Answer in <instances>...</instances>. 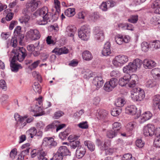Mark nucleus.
Segmentation results:
<instances>
[{
  "label": "nucleus",
  "instance_id": "nucleus-1",
  "mask_svg": "<svg viewBox=\"0 0 160 160\" xmlns=\"http://www.w3.org/2000/svg\"><path fill=\"white\" fill-rule=\"evenodd\" d=\"M142 63V60L139 59H136L132 62H130L128 64L123 68L124 73L128 74L129 83L128 84L130 88H133L136 85L138 81V77L135 74L130 75V73L136 71L138 68H140Z\"/></svg>",
  "mask_w": 160,
  "mask_h": 160
},
{
  "label": "nucleus",
  "instance_id": "nucleus-2",
  "mask_svg": "<svg viewBox=\"0 0 160 160\" xmlns=\"http://www.w3.org/2000/svg\"><path fill=\"white\" fill-rule=\"evenodd\" d=\"M50 12H48V8L44 7L40 9L37 10L34 12L33 15L36 17L40 16L42 18V20H38L37 23L39 25H45L48 22V16L50 15Z\"/></svg>",
  "mask_w": 160,
  "mask_h": 160
},
{
  "label": "nucleus",
  "instance_id": "nucleus-3",
  "mask_svg": "<svg viewBox=\"0 0 160 160\" xmlns=\"http://www.w3.org/2000/svg\"><path fill=\"white\" fill-rule=\"evenodd\" d=\"M90 32L89 27L83 25L78 30V37L81 40H87Z\"/></svg>",
  "mask_w": 160,
  "mask_h": 160
},
{
  "label": "nucleus",
  "instance_id": "nucleus-4",
  "mask_svg": "<svg viewBox=\"0 0 160 160\" xmlns=\"http://www.w3.org/2000/svg\"><path fill=\"white\" fill-rule=\"evenodd\" d=\"M128 60L127 56L120 55L116 56L112 61V63L116 67H119L126 63Z\"/></svg>",
  "mask_w": 160,
  "mask_h": 160
},
{
  "label": "nucleus",
  "instance_id": "nucleus-5",
  "mask_svg": "<svg viewBox=\"0 0 160 160\" xmlns=\"http://www.w3.org/2000/svg\"><path fill=\"white\" fill-rule=\"evenodd\" d=\"M14 118L17 122L16 125L17 128L21 129L26 125V122L24 121V120L27 118V116L22 117L20 116L18 113H16L14 115Z\"/></svg>",
  "mask_w": 160,
  "mask_h": 160
},
{
  "label": "nucleus",
  "instance_id": "nucleus-6",
  "mask_svg": "<svg viewBox=\"0 0 160 160\" xmlns=\"http://www.w3.org/2000/svg\"><path fill=\"white\" fill-rule=\"evenodd\" d=\"M40 37V33L37 29H30L28 31L26 34L27 39L31 40H38Z\"/></svg>",
  "mask_w": 160,
  "mask_h": 160
},
{
  "label": "nucleus",
  "instance_id": "nucleus-7",
  "mask_svg": "<svg viewBox=\"0 0 160 160\" xmlns=\"http://www.w3.org/2000/svg\"><path fill=\"white\" fill-rule=\"evenodd\" d=\"M155 128L154 126L151 124H148L144 127L143 130V134L145 136H152L155 135Z\"/></svg>",
  "mask_w": 160,
  "mask_h": 160
},
{
  "label": "nucleus",
  "instance_id": "nucleus-8",
  "mask_svg": "<svg viewBox=\"0 0 160 160\" xmlns=\"http://www.w3.org/2000/svg\"><path fill=\"white\" fill-rule=\"evenodd\" d=\"M76 28L74 26H69L66 28V34L70 38V39H76L77 35H75Z\"/></svg>",
  "mask_w": 160,
  "mask_h": 160
},
{
  "label": "nucleus",
  "instance_id": "nucleus-9",
  "mask_svg": "<svg viewBox=\"0 0 160 160\" xmlns=\"http://www.w3.org/2000/svg\"><path fill=\"white\" fill-rule=\"evenodd\" d=\"M26 52V50L23 47L20 48L18 51V53H16V55L13 57H15V61H18L20 62L23 61L27 55Z\"/></svg>",
  "mask_w": 160,
  "mask_h": 160
},
{
  "label": "nucleus",
  "instance_id": "nucleus-10",
  "mask_svg": "<svg viewBox=\"0 0 160 160\" xmlns=\"http://www.w3.org/2000/svg\"><path fill=\"white\" fill-rule=\"evenodd\" d=\"M96 143L101 150H106L111 144L110 141L109 140H106L103 142L102 141L99 139H97Z\"/></svg>",
  "mask_w": 160,
  "mask_h": 160
},
{
  "label": "nucleus",
  "instance_id": "nucleus-11",
  "mask_svg": "<svg viewBox=\"0 0 160 160\" xmlns=\"http://www.w3.org/2000/svg\"><path fill=\"white\" fill-rule=\"evenodd\" d=\"M21 27L17 26L15 28L14 32V37H12L13 40H22L24 37V35L21 33Z\"/></svg>",
  "mask_w": 160,
  "mask_h": 160
},
{
  "label": "nucleus",
  "instance_id": "nucleus-12",
  "mask_svg": "<svg viewBox=\"0 0 160 160\" xmlns=\"http://www.w3.org/2000/svg\"><path fill=\"white\" fill-rule=\"evenodd\" d=\"M15 57H13L10 64V67L12 72H18L19 69L22 68L21 65L19 63H16L15 61Z\"/></svg>",
  "mask_w": 160,
  "mask_h": 160
},
{
  "label": "nucleus",
  "instance_id": "nucleus-13",
  "mask_svg": "<svg viewBox=\"0 0 160 160\" xmlns=\"http://www.w3.org/2000/svg\"><path fill=\"white\" fill-rule=\"evenodd\" d=\"M92 84L96 87L97 90L101 87L104 83V81L101 76H97L94 77L92 81Z\"/></svg>",
  "mask_w": 160,
  "mask_h": 160
},
{
  "label": "nucleus",
  "instance_id": "nucleus-14",
  "mask_svg": "<svg viewBox=\"0 0 160 160\" xmlns=\"http://www.w3.org/2000/svg\"><path fill=\"white\" fill-rule=\"evenodd\" d=\"M143 66L145 69H151L156 66V63L153 61L146 59L144 60L143 62Z\"/></svg>",
  "mask_w": 160,
  "mask_h": 160
},
{
  "label": "nucleus",
  "instance_id": "nucleus-15",
  "mask_svg": "<svg viewBox=\"0 0 160 160\" xmlns=\"http://www.w3.org/2000/svg\"><path fill=\"white\" fill-rule=\"evenodd\" d=\"M86 152V149L84 147L81 146L78 147L76 151V155L78 158H82Z\"/></svg>",
  "mask_w": 160,
  "mask_h": 160
},
{
  "label": "nucleus",
  "instance_id": "nucleus-16",
  "mask_svg": "<svg viewBox=\"0 0 160 160\" xmlns=\"http://www.w3.org/2000/svg\"><path fill=\"white\" fill-rule=\"evenodd\" d=\"M111 44L109 41H107L105 44L104 48L102 51V54L105 56L109 55L111 53L110 49Z\"/></svg>",
  "mask_w": 160,
  "mask_h": 160
},
{
  "label": "nucleus",
  "instance_id": "nucleus-17",
  "mask_svg": "<svg viewBox=\"0 0 160 160\" xmlns=\"http://www.w3.org/2000/svg\"><path fill=\"white\" fill-rule=\"evenodd\" d=\"M68 50L66 47L61 48H55L52 51V52L55 53L57 55H60L62 54H66L68 52Z\"/></svg>",
  "mask_w": 160,
  "mask_h": 160
},
{
  "label": "nucleus",
  "instance_id": "nucleus-18",
  "mask_svg": "<svg viewBox=\"0 0 160 160\" xmlns=\"http://www.w3.org/2000/svg\"><path fill=\"white\" fill-rule=\"evenodd\" d=\"M40 2V1L33 0L30 2L27 3L26 6L30 8L31 11L33 12L37 9L39 4L38 3Z\"/></svg>",
  "mask_w": 160,
  "mask_h": 160
},
{
  "label": "nucleus",
  "instance_id": "nucleus-19",
  "mask_svg": "<svg viewBox=\"0 0 160 160\" xmlns=\"http://www.w3.org/2000/svg\"><path fill=\"white\" fill-rule=\"evenodd\" d=\"M125 111L126 113L133 115L136 113L137 108L134 105H129L126 108Z\"/></svg>",
  "mask_w": 160,
  "mask_h": 160
},
{
  "label": "nucleus",
  "instance_id": "nucleus-20",
  "mask_svg": "<svg viewBox=\"0 0 160 160\" xmlns=\"http://www.w3.org/2000/svg\"><path fill=\"white\" fill-rule=\"evenodd\" d=\"M94 31L96 33L95 38L98 40H102L104 39L103 34L102 32H100L99 28L98 27H95Z\"/></svg>",
  "mask_w": 160,
  "mask_h": 160
},
{
  "label": "nucleus",
  "instance_id": "nucleus-21",
  "mask_svg": "<svg viewBox=\"0 0 160 160\" xmlns=\"http://www.w3.org/2000/svg\"><path fill=\"white\" fill-rule=\"evenodd\" d=\"M108 112L105 110H100L98 112V118L102 120H104L107 118Z\"/></svg>",
  "mask_w": 160,
  "mask_h": 160
},
{
  "label": "nucleus",
  "instance_id": "nucleus-22",
  "mask_svg": "<svg viewBox=\"0 0 160 160\" xmlns=\"http://www.w3.org/2000/svg\"><path fill=\"white\" fill-rule=\"evenodd\" d=\"M59 154H61L63 156L69 155L70 152L67 148L65 146L60 147L58 150Z\"/></svg>",
  "mask_w": 160,
  "mask_h": 160
},
{
  "label": "nucleus",
  "instance_id": "nucleus-23",
  "mask_svg": "<svg viewBox=\"0 0 160 160\" xmlns=\"http://www.w3.org/2000/svg\"><path fill=\"white\" fill-rule=\"evenodd\" d=\"M83 59L86 61H89L92 58V56L89 51H84L82 53Z\"/></svg>",
  "mask_w": 160,
  "mask_h": 160
},
{
  "label": "nucleus",
  "instance_id": "nucleus-24",
  "mask_svg": "<svg viewBox=\"0 0 160 160\" xmlns=\"http://www.w3.org/2000/svg\"><path fill=\"white\" fill-rule=\"evenodd\" d=\"M128 74L126 76H124L122 78L119 79L118 81L119 85L122 86H124L129 82V77Z\"/></svg>",
  "mask_w": 160,
  "mask_h": 160
},
{
  "label": "nucleus",
  "instance_id": "nucleus-25",
  "mask_svg": "<svg viewBox=\"0 0 160 160\" xmlns=\"http://www.w3.org/2000/svg\"><path fill=\"white\" fill-rule=\"evenodd\" d=\"M141 90V88H133L131 91V98H132V100L134 101H138V100H135L134 99V98L133 97V96H135V97H134L135 98H138V92L139 91V90Z\"/></svg>",
  "mask_w": 160,
  "mask_h": 160
},
{
  "label": "nucleus",
  "instance_id": "nucleus-26",
  "mask_svg": "<svg viewBox=\"0 0 160 160\" xmlns=\"http://www.w3.org/2000/svg\"><path fill=\"white\" fill-rule=\"evenodd\" d=\"M57 122L56 120L52 122L51 124L48 125L44 129L45 132H47L48 131H52L53 129H55L56 128V127L58 125L57 124L58 123Z\"/></svg>",
  "mask_w": 160,
  "mask_h": 160
},
{
  "label": "nucleus",
  "instance_id": "nucleus-27",
  "mask_svg": "<svg viewBox=\"0 0 160 160\" xmlns=\"http://www.w3.org/2000/svg\"><path fill=\"white\" fill-rule=\"evenodd\" d=\"M32 111L36 113L34 115V116L38 117L42 115L41 113L42 112V109L41 106H39L38 105L36 104L34 109L32 110Z\"/></svg>",
  "mask_w": 160,
  "mask_h": 160
},
{
  "label": "nucleus",
  "instance_id": "nucleus-28",
  "mask_svg": "<svg viewBox=\"0 0 160 160\" xmlns=\"http://www.w3.org/2000/svg\"><path fill=\"white\" fill-rule=\"evenodd\" d=\"M158 85V84L154 79H150L147 82L146 86L148 88H152Z\"/></svg>",
  "mask_w": 160,
  "mask_h": 160
},
{
  "label": "nucleus",
  "instance_id": "nucleus-29",
  "mask_svg": "<svg viewBox=\"0 0 160 160\" xmlns=\"http://www.w3.org/2000/svg\"><path fill=\"white\" fill-rule=\"evenodd\" d=\"M50 15L48 16V22H50L52 20V22H54L57 20L59 16V12L56 11L54 15H52V13L50 12Z\"/></svg>",
  "mask_w": 160,
  "mask_h": 160
},
{
  "label": "nucleus",
  "instance_id": "nucleus-30",
  "mask_svg": "<svg viewBox=\"0 0 160 160\" xmlns=\"http://www.w3.org/2000/svg\"><path fill=\"white\" fill-rule=\"evenodd\" d=\"M85 146L87 147L88 149L91 151L92 152L95 149V146L93 143L90 141H86L84 142Z\"/></svg>",
  "mask_w": 160,
  "mask_h": 160
},
{
  "label": "nucleus",
  "instance_id": "nucleus-31",
  "mask_svg": "<svg viewBox=\"0 0 160 160\" xmlns=\"http://www.w3.org/2000/svg\"><path fill=\"white\" fill-rule=\"evenodd\" d=\"M39 47H40V46L39 45V42H38L37 45L36 44L35 45L32 44L28 45L27 46V50L32 52L35 50L39 49Z\"/></svg>",
  "mask_w": 160,
  "mask_h": 160
},
{
  "label": "nucleus",
  "instance_id": "nucleus-32",
  "mask_svg": "<svg viewBox=\"0 0 160 160\" xmlns=\"http://www.w3.org/2000/svg\"><path fill=\"white\" fill-rule=\"evenodd\" d=\"M152 117V114L150 112H145L141 116V119L143 121L149 119Z\"/></svg>",
  "mask_w": 160,
  "mask_h": 160
},
{
  "label": "nucleus",
  "instance_id": "nucleus-33",
  "mask_svg": "<svg viewBox=\"0 0 160 160\" xmlns=\"http://www.w3.org/2000/svg\"><path fill=\"white\" fill-rule=\"evenodd\" d=\"M138 98H137L134 97L133 95V97L135 98L134 99L138 100V101H141L143 99L145 98V92L144 90L143 89H142L141 88V90H139L138 92ZM134 97H135V96Z\"/></svg>",
  "mask_w": 160,
  "mask_h": 160
},
{
  "label": "nucleus",
  "instance_id": "nucleus-34",
  "mask_svg": "<svg viewBox=\"0 0 160 160\" xmlns=\"http://www.w3.org/2000/svg\"><path fill=\"white\" fill-rule=\"evenodd\" d=\"M37 130L35 128L32 127L28 130L26 132V134L29 135V137L32 138L36 134Z\"/></svg>",
  "mask_w": 160,
  "mask_h": 160
},
{
  "label": "nucleus",
  "instance_id": "nucleus-35",
  "mask_svg": "<svg viewBox=\"0 0 160 160\" xmlns=\"http://www.w3.org/2000/svg\"><path fill=\"white\" fill-rule=\"evenodd\" d=\"M82 72L84 74V78L86 79H89L92 76V72L89 69H83Z\"/></svg>",
  "mask_w": 160,
  "mask_h": 160
},
{
  "label": "nucleus",
  "instance_id": "nucleus-36",
  "mask_svg": "<svg viewBox=\"0 0 160 160\" xmlns=\"http://www.w3.org/2000/svg\"><path fill=\"white\" fill-rule=\"evenodd\" d=\"M66 16L68 17H72L75 14V9L74 8H69L65 12Z\"/></svg>",
  "mask_w": 160,
  "mask_h": 160
},
{
  "label": "nucleus",
  "instance_id": "nucleus-37",
  "mask_svg": "<svg viewBox=\"0 0 160 160\" xmlns=\"http://www.w3.org/2000/svg\"><path fill=\"white\" fill-rule=\"evenodd\" d=\"M122 109L121 108H113L111 111V115L115 117H117L119 115L121 112Z\"/></svg>",
  "mask_w": 160,
  "mask_h": 160
},
{
  "label": "nucleus",
  "instance_id": "nucleus-38",
  "mask_svg": "<svg viewBox=\"0 0 160 160\" xmlns=\"http://www.w3.org/2000/svg\"><path fill=\"white\" fill-rule=\"evenodd\" d=\"M80 142L77 140L72 141V142H70V146L72 149H74L78 147H80Z\"/></svg>",
  "mask_w": 160,
  "mask_h": 160
},
{
  "label": "nucleus",
  "instance_id": "nucleus-39",
  "mask_svg": "<svg viewBox=\"0 0 160 160\" xmlns=\"http://www.w3.org/2000/svg\"><path fill=\"white\" fill-rule=\"evenodd\" d=\"M125 103L124 100L122 98H120L117 100L115 105L117 108H121L124 106Z\"/></svg>",
  "mask_w": 160,
  "mask_h": 160
},
{
  "label": "nucleus",
  "instance_id": "nucleus-40",
  "mask_svg": "<svg viewBox=\"0 0 160 160\" xmlns=\"http://www.w3.org/2000/svg\"><path fill=\"white\" fill-rule=\"evenodd\" d=\"M118 133L116 131L112 129L107 132V136L109 138H113L117 135Z\"/></svg>",
  "mask_w": 160,
  "mask_h": 160
},
{
  "label": "nucleus",
  "instance_id": "nucleus-41",
  "mask_svg": "<svg viewBox=\"0 0 160 160\" xmlns=\"http://www.w3.org/2000/svg\"><path fill=\"white\" fill-rule=\"evenodd\" d=\"M156 138L154 140V144L156 148H160V133H155Z\"/></svg>",
  "mask_w": 160,
  "mask_h": 160
},
{
  "label": "nucleus",
  "instance_id": "nucleus-42",
  "mask_svg": "<svg viewBox=\"0 0 160 160\" xmlns=\"http://www.w3.org/2000/svg\"><path fill=\"white\" fill-rule=\"evenodd\" d=\"M70 132L69 129H66L64 132H61L59 135V138L62 140H64L66 138Z\"/></svg>",
  "mask_w": 160,
  "mask_h": 160
},
{
  "label": "nucleus",
  "instance_id": "nucleus-43",
  "mask_svg": "<svg viewBox=\"0 0 160 160\" xmlns=\"http://www.w3.org/2000/svg\"><path fill=\"white\" fill-rule=\"evenodd\" d=\"M151 73L154 77H157V78H160V69L159 68H155L152 69Z\"/></svg>",
  "mask_w": 160,
  "mask_h": 160
},
{
  "label": "nucleus",
  "instance_id": "nucleus-44",
  "mask_svg": "<svg viewBox=\"0 0 160 160\" xmlns=\"http://www.w3.org/2000/svg\"><path fill=\"white\" fill-rule=\"evenodd\" d=\"M149 44L147 42L144 41L141 44L142 50L145 52L148 51L149 47Z\"/></svg>",
  "mask_w": 160,
  "mask_h": 160
},
{
  "label": "nucleus",
  "instance_id": "nucleus-45",
  "mask_svg": "<svg viewBox=\"0 0 160 160\" xmlns=\"http://www.w3.org/2000/svg\"><path fill=\"white\" fill-rule=\"evenodd\" d=\"M121 124L118 122H115L112 124V129L118 132L121 128Z\"/></svg>",
  "mask_w": 160,
  "mask_h": 160
},
{
  "label": "nucleus",
  "instance_id": "nucleus-46",
  "mask_svg": "<svg viewBox=\"0 0 160 160\" xmlns=\"http://www.w3.org/2000/svg\"><path fill=\"white\" fill-rule=\"evenodd\" d=\"M33 90L36 92L40 94L41 92V87L38 82H35L33 86Z\"/></svg>",
  "mask_w": 160,
  "mask_h": 160
},
{
  "label": "nucleus",
  "instance_id": "nucleus-47",
  "mask_svg": "<svg viewBox=\"0 0 160 160\" xmlns=\"http://www.w3.org/2000/svg\"><path fill=\"white\" fill-rule=\"evenodd\" d=\"M138 15H132L128 19V21L131 23H136L138 20Z\"/></svg>",
  "mask_w": 160,
  "mask_h": 160
},
{
  "label": "nucleus",
  "instance_id": "nucleus-48",
  "mask_svg": "<svg viewBox=\"0 0 160 160\" xmlns=\"http://www.w3.org/2000/svg\"><path fill=\"white\" fill-rule=\"evenodd\" d=\"M51 138V137L44 138L42 141V146L44 147L48 146V147Z\"/></svg>",
  "mask_w": 160,
  "mask_h": 160
},
{
  "label": "nucleus",
  "instance_id": "nucleus-49",
  "mask_svg": "<svg viewBox=\"0 0 160 160\" xmlns=\"http://www.w3.org/2000/svg\"><path fill=\"white\" fill-rule=\"evenodd\" d=\"M160 101V95H156L154 96L153 98V104L155 106L159 105Z\"/></svg>",
  "mask_w": 160,
  "mask_h": 160
},
{
  "label": "nucleus",
  "instance_id": "nucleus-50",
  "mask_svg": "<svg viewBox=\"0 0 160 160\" xmlns=\"http://www.w3.org/2000/svg\"><path fill=\"white\" fill-rule=\"evenodd\" d=\"M104 89L107 92H110L114 88L108 82L105 84L104 87Z\"/></svg>",
  "mask_w": 160,
  "mask_h": 160
},
{
  "label": "nucleus",
  "instance_id": "nucleus-51",
  "mask_svg": "<svg viewBox=\"0 0 160 160\" xmlns=\"http://www.w3.org/2000/svg\"><path fill=\"white\" fill-rule=\"evenodd\" d=\"M135 124L132 122H130L127 124L126 128L127 131L130 133H131L134 128Z\"/></svg>",
  "mask_w": 160,
  "mask_h": 160
},
{
  "label": "nucleus",
  "instance_id": "nucleus-52",
  "mask_svg": "<svg viewBox=\"0 0 160 160\" xmlns=\"http://www.w3.org/2000/svg\"><path fill=\"white\" fill-rule=\"evenodd\" d=\"M25 16L23 17L22 19L20 20L21 23L25 24V25L27 24L30 18V16L24 15Z\"/></svg>",
  "mask_w": 160,
  "mask_h": 160
},
{
  "label": "nucleus",
  "instance_id": "nucleus-53",
  "mask_svg": "<svg viewBox=\"0 0 160 160\" xmlns=\"http://www.w3.org/2000/svg\"><path fill=\"white\" fill-rule=\"evenodd\" d=\"M113 88L115 87L117 85V79L115 78H112L110 79L109 82H108Z\"/></svg>",
  "mask_w": 160,
  "mask_h": 160
},
{
  "label": "nucleus",
  "instance_id": "nucleus-54",
  "mask_svg": "<svg viewBox=\"0 0 160 160\" xmlns=\"http://www.w3.org/2000/svg\"><path fill=\"white\" fill-rule=\"evenodd\" d=\"M136 146L138 148H141L144 145V142L141 139H138L136 141Z\"/></svg>",
  "mask_w": 160,
  "mask_h": 160
},
{
  "label": "nucleus",
  "instance_id": "nucleus-55",
  "mask_svg": "<svg viewBox=\"0 0 160 160\" xmlns=\"http://www.w3.org/2000/svg\"><path fill=\"white\" fill-rule=\"evenodd\" d=\"M50 141L48 148H54L57 146V143L56 141L54 140V139L53 138L51 137V140H50Z\"/></svg>",
  "mask_w": 160,
  "mask_h": 160
},
{
  "label": "nucleus",
  "instance_id": "nucleus-56",
  "mask_svg": "<svg viewBox=\"0 0 160 160\" xmlns=\"http://www.w3.org/2000/svg\"><path fill=\"white\" fill-rule=\"evenodd\" d=\"M78 126L81 128L87 129L88 127V122L87 121L82 122L78 124Z\"/></svg>",
  "mask_w": 160,
  "mask_h": 160
},
{
  "label": "nucleus",
  "instance_id": "nucleus-57",
  "mask_svg": "<svg viewBox=\"0 0 160 160\" xmlns=\"http://www.w3.org/2000/svg\"><path fill=\"white\" fill-rule=\"evenodd\" d=\"M32 12V11H31L30 8L26 6V8L23 10L22 13L24 15L30 16Z\"/></svg>",
  "mask_w": 160,
  "mask_h": 160
},
{
  "label": "nucleus",
  "instance_id": "nucleus-58",
  "mask_svg": "<svg viewBox=\"0 0 160 160\" xmlns=\"http://www.w3.org/2000/svg\"><path fill=\"white\" fill-rule=\"evenodd\" d=\"M152 47L155 49L160 48V41H153L152 42Z\"/></svg>",
  "mask_w": 160,
  "mask_h": 160
},
{
  "label": "nucleus",
  "instance_id": "nucleus-59",
  "mask_svg": "<svg viewBox=\"0 0 160 160\" xmlns=\"http://www.w3.org/2000/svg\"><path fill=\"white\" fill-rule=\"evenodd\" d=\"M115 39H121L122 40H124L126 39L127 40H129L130 39V38L129 36H125L124 37L122 35L118 34L116 35L115 37Z\"/></svg>",
  "mask_w": 160,
  "mask_h": 160
},
{
  "label": "nucleus",
  "instance_id": "nucleus-60",
  "mask_svg": "<svg viewBox=\"0 0 160 160\" xmlns=\"http://www.w3.org/2000/svg\"><path fill=\"white\" fill-rule=\"evenodd\" d=\"M40 60H38L34 62L30 66V69L31 70H32L35 68L38 67L39 64L40 63Z\"/></svg>",
  "mask_w": 160,
  "mask_h": 160
},
{
  "label": "nucleus",
  "instance_id": "nucleus-61",
  "mask_svg": "<svg viewBox=\"0 0 160 160\" xmlns=\"http://www.w3.org/2000/svg\"><path fill=\"white\" fill-rule=\"evenodd\" d=\"M41 50V47H39L38 49L34 50L30 54L31 55H32L35 57H38L40 54V51Z\"/></svg>",
  "mask_w": 160,
  "mask_h": 160
},
{
  "label": "nucleus",
  "instance_id": "nucleus-62",
  "mask_svg": "<svg viewBox=\"0 0 160 160\" xmlns=\"http://www.w3.org/2000/svg\"><path fill=\"white\" fill-rule=\"evenodd\" d=\"M106 2H104L102 3L100 6V8L102 10L104 11H107L108 6Z\"/></svg>",
  "mask_w": 160,
  "mask_h": 160
},
{
  "label": "nucleus",
  "instance_id": "nucleus-63",
  "mask_svg": "<svg viewBox=\"0 0 160 160\" xmlns=\"http://www.w3.org/2000/svg\"><path fill=\"white\" fill-rule=\"evenodd\" d=\"M54 3L56 9V11L59 12L60 8V2L58 0H54Z\"/></svg>",
  "mask_w": 160,
  "mask_h": 160
},
{
  "label": "nucleus",
  "instance_id": "nucleus-64",
  "mask_svg": "<svg viewBox=\"0 0 160 160\" xmlns=\"http://www.w3.org/2000/svg\"><path fill=\"white\" fill-rule=\"evenodd\" d=\"M64 114V113L61 111L56 112L54 114V117L55 119H58Z\"/></svg>",
  "mask_w": 160,
  "mask_h": 160
}]
</instances>
